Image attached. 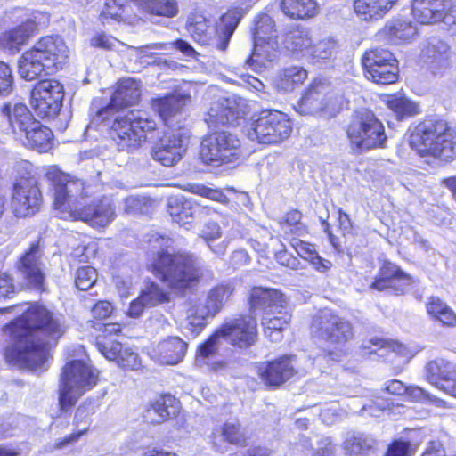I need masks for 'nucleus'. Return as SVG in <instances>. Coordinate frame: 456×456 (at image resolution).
Listing matches in <instances>:
<instances>
[{"instance_id": "nucleus-3", "label": "nucleus", "mask_w": 456, "mask_h": 456, "mask_svg": "<svg viewBox=\"0 0 456 456\" xmlns=\"http://www.w3.org/2000/svg\"><path fill=\"white\" fill-rule=\"evenodd\" d=\"M69 58V49L59 36H46L35 43L21 55L19 73L22 78L32 81L44 71L62 69Z\"/></svg>"}, {"instance_id": "nucleus-22", "label": "nucleus", "mask_w": 456, "mask_h": 456, "mask_svg": "<svg viewBox=\"0 0 456 456\" xmlns=\"http://www.w3.org/2000/svg\"><path fill=\"white\" fill-rule=\"evenodd\" d=\"M257 373L266 386L278 387L292 378L296 370L290 358L284 356L261 363Z\"/></svg>"}, {"instance_id": "nucleus-52", "label": "nucleus", "mask_w": 456, "mask_h": 456, "mask_svg": "<svg viewBox=\"0 0 456 456\" xmlns=\"http://www.w3.org/2000/svg\"><path fill=\"white\" fill-rule=\"evenodd\" d=\"M220 435L229 444L244 446L248 436L244 428L237 422H226L220 428Z\"/></svg>"}, {"instance_id": "nucleus-23", "label": "nucleus", "mask_w": 456, "mask_h": 456, "mask_svg": "<svg viewBox=\"0 0 456 456\" xmlns=\"http://www.w3.org/2000/svg\"><path fill=\"white\" fill-rule=\"evenodd\" d=\"M188 345L179 337H168L153 346L151 356L164 365H175L183 361Z\"/></svg>"}, {"instance_id": "nucleus-45", "label": "nucleus", "mask_w": 456, "mask_h": 456, "mask_svg": "<svg viewBox=\"0 0 456 456\" xmlns=\"http://www.w3.org/2000/svg\"><path fill=\"white\" fill-rule=\"evenodd\" d=\"M274 20L268 14H259L255 21L254 41L264 42L276 40Z\"/></svg>"}, {"instance_id": "nucleus-55", "label": "nucleus", "mask_w": 456, "mask_h": 456, "mask_svg": "<svg viewBox=\"0 0 456 456\" xmlns=\"http://www.w3.org/2000/svg\"><path fill=\"white\" fill-rule=\"evenodd\" d=\"M97 278L98 273L94 267H80L77 270L75 274L76 287L80 290H87L95 284Z\"/></svg>"}, {"instance_id": "nucleus-46", "label": "nucleus", "mask_w": 456, "mask_h": 456, "mask_svg": "<svg viewBox=\"0 0 456 456\" xmlns=\"http://www.w3.org/2000/svg\"><path fill=\"white\" fill-rule=\"evenodd\" d=\"M337 46V42L333 39H323L317 44L313 42L305 59L314 63L330 60L333 56Z\"/></svg>"}, {"instance_id": "nucleus-10", "label": "nucleus", "mask_w": 456, "mask_h": 456, "mask_svg": "<svg viewBox=\"0 0 456 456\" xmlns=\"http://www.w3.org/2000/svg\"><path fill=\"white\" fill-rule=\"evenodd\" d=\"M345 104V98L334 91L330 82L316 79L305 91L295 110L301 115H315L322 112L334 116L344 108Z\"/></svg>"}, {"instance_id": "nucleus-29", "label": "nucleus", "mask_w": 456, "mask_h": 456, "mask_svg": "<svg viewBox=\"0 0 456 456\" xmlns=\"http://www.w3.org/2000/svg\"><path fill=\"white\" fill-rule=\"evenodd\" d=\"M141 97L140 82L134 78H123L117 84L111 96L110 105L113 108H124L136 104Z\"/></svg>"}, {"instance_id": "nucleus-37", "label": "nucleus", "mask_w": 456, "mask_h": 456, "mask_svg": "<svg viewBox=\"0 0 456 456\" xmlns=\"http://www.w3.org/2000/svg\"><path fill=\"white\" fill-rule=\"evenodd\" d=\"M167 206L172 220L189 230L194 218L191 202L184 200L183 197L174 196L168 200Z\"/></svg>"}, {"instance_id": "nucleus-60", "label": "nucleus", "mask_w": 456, "mask_h": 456, "mask_svg": "<svg viewBox=\"0 0 456 456\" xmlns=\"http://www.w3.org/2000/svg\"><path fill=\"white\" fill-rule=\"evenodd\" d=\"M411 444L407 441L395 440L387 448L385 456H410Z\"/></svg>"}, {"instance_id": "nucleus-11", "label": "nucleus", "mask_w": 456, "mask_h": 456, "mask_svg": "<svg viewBox=\"0 0 456 456\" xmlns=\"http://www.w3.org/2000/svg\"><path fill=\"white\" fill-rule=\"evenodd\" d=\"M292 127L288 116L278 110H263L249 123L247 134L252 141L264 144H276L289 138Z\"/></svg>"}, {"instance_id": "nucleus-1", "label": "nucleus", "mask_w": 456, "mask_h": 456, "mask_svg": "<svg viewBox=\"0 0 456 456\" xmlns=\"http://www.w3.org/2000/svg\"><path fill=\"white\" fill-rule=\"evenodd\" d=\"M0 311L20 315L6 327L13 339L5 352L7 361L30 370L43 366L50 340L58 339L64 332L60 320L38 303H24Z\"/></svg>"}, {"instance_id": "nucleus-31", "label": "nucleus", "mask_w": 456, "mask_h": 456, "mask_svg": "<svg viewBox=\"0 0 456 456\" xmlns=\"http://www.w3.org/2000/svg\"><path fill=\"white\" fill-rule=\"evenodd\" d=\"M178 402L170 395H165L151 401L146 409V418L151 422L162 423L176 415Z\"/></svg>"}, {"instance_id": "nucleus-48", "label": "nucleus", "mask_w": 456, "mask_h": 456, "mask_svg": "<svg viewBox=\"0 0 456 456\" xmlns=\"http://www.w3.org/2000/svg\"><path fill=\"white\" fill-rule=\"evenodd\" d=\"M364 69L366 71V77L376 84L389 85L395 83L397 79L396 63Z\"/></svg>"}, {"instance_id": "nucleus-47", "label": "nucleus", "mask_w": 456, "mask_h": 456, "mask_svg": "<svg viewBox=\"0 0 456 456\" xmlns=\"http://www.w3.org/2000/svg\"><path fill=\"white\" fill-rule=\"evenodd\" d=\"M211 28L207 19L201 14L191 15L186 22L187 32L200 45L204 43Z\"/></svg>"}, {"instance_id": "nucleus-61", "label": "nucleus", "mask_w": 456, "mask_h": 456, "mask_svg": "<svg viewBox=\"0 0 456 456\" xmlns=\"http://www.w3.org/2000/svg\"><path fill=\"white\" fill-rule=\"evenodd\" d=\"M91 44L95 47L112 50L120 43L115 37L101 33L92 38Z\"/></svg>"}, {"instance_id": "nucleus-19", "label": "nucleus", "mask_w": 456, "mask_h": 456, "mask_svg": "<svg viewBox=\"0 0 456 456\" xmlns=\"http://www.w3.org/2000/svg\"><path fill=\"white\" fill-rule=\"evenodd\" d=\"M425 379L437 389L456 397V364L444 358L430 361L425 367Z\"/></svg>"}, {"instance_id": "nucleus-20", "label": "nucleus", "mask_w": 456, "mask_h": 456, "mask_svg": "<svg viewBox=\"0 0 456 456\" xmlns=\"http://www.w3.org/2000/svg\"><path fill=\"white\" fill-rule=\"evenodd\" d=\"M239 23V12L227 11L220 17L216 27H212L202 45L224 52Z\"/></svg>"}, {"instance_id": "nucleus-33", "label": "nucleus", "mask_w": 456, "mask_h": 456, "mask_svg": "<svg viewBox=\"0 0 456 456\" xmlns=\"http://www.w3.org/2000/svg\"><path fill=\"white\" fill-rule=\"evenodd\" d=\"M290 318L291 316L287 308L281 309V311L278 310L277 312H266L262 318L265 335L271 341H280L282 338V331L289 324Z\"/></svg>"}, {"instance_id": "nucleus-54", "label": "nucleus", "mask_w": 456, "mask_h": 456, "mask_svg": "<svg viewBox=\"0 0 456 456\" xmlns=\"http://www.w3.org/2000/svg\"><path fill=\"white\" fill-rule=\"evenodd\" d=\"M221 235H222L221 227L216 222L206 223L200 232V237L209 245L212 251L218 256H222L224 254L225 246L219 245L215 248H212L210 243L212 241H214L215 240L219 239L221 237Z\"/></svg>"}, {"instance_id": "nucleus-58", "label": "nucleus", "mask_w": 456, "mask_h": 456, "mask_svg": "<svg viewBox=\"0 0 456 456\" xmlns=\"http://www.w3.org/2000/svg\"><path fill=\"white\" fill-rule=\"evenodd\" d=\"M13 77L10 67L0 61V94H7L12 91Z\"/></svg>"}, {"instance_id": "nucleus-26", "label": "nucleus", "mask_w": 456, "mask_h": 456, "mask_svg": "<svg viewBox=\"0 0 456 456\" xmlns=\"http://www.w3.org/2000/svg\"><path fill=\"white\" fill-rule=\"evenodd\" d=\"M250 307L253 311L262 310L263 315L266 312H277L287 308L284 296L277 289L262 287L254 288L250 293Z\"/></svg>"}, {"instance_id": "nucleus-5", "label": "nucleus", "mask_w": 456, "mask_h": 456, "mask_svg": "<svg viewBox=\"0 0 456 456\" xmlns=\"http://www.w3.org/2000/svg\"><path fill=\"white\" fill-rule=\"evenodd\" d=\"M2 115L8 121L13 134H24L23 144L38 152L52 148V131L37 121L23 103H7L2 107Z\"/></svg>"}, {"instance_id": "nucleus-59", "label": "nucleus", "mask_w": 456, "mask_h": 456, "mask_svg": "<svg viewBox=\"0 0 456 456\" xmlns=\"http://www.w3.org/2000/svg\"><path fill=\"white\" fill-rule=\"evenodd\" d=\"M121 333V327L118 323H107L104 324L102 334L97 337L96 346L99 349V342L108 341L110 343L109 347H111L113 343H118L111 339L112 336H118Z\"/></svg>"}, {"instance_id": "nucleus-12", "label": "nucleus", "mask_w": 456, "mask_h": 456, "mask_svg": "<svg viewBox=\"0 0 456 456\" xmlns=\"http://www.w3.org/2000/svg\"><path fill=\"white\" fill-rule=\"evenodd\" d=\"M200 154L207 164L232 163L241 157L240 141L229 132H215L203 139Z\"/></svg>"}, {"instance_id": "nucleus-4", "label": "nucleus", "mask_w": 456, "mask_h": 456, "mask_svg": "<svg viewBox=\"0 0 456 456\" xmlns=\"http://www.w3.org/2000/svg\"><path fill=\"white\" fill-rule=\"evenodd\" d=\"M409 144L421 157L449 162L456 157V134L442 119H427L409 135Z\"/></svg>"}, {"instance_id": "nucleus-17", "label": "nucleus", "mask_w": 456, "mask_h": 456, "mask_svg": "<svg viewBox=\"0 0 456 456\" xmlns=\"http://www.w3.org/2000/svg\"><path fill=\"white\" fill-rule=\"evenodd\" d=\"M244 100L235 96L220 98L213 102L206 114L205 121L209 126L232 124L246 115Z\"/></svg>"}, {"instance_id": "nucleus-44", "label": "nucleus", "mask_w": 456, "mask_h": 456, "mask_svg": "<svg viewBox=\"0 0 456 456\" xmlns=\"http://www.w3.org/2000/svg\"><path fill=\"white\" fill-rule=\"evenodd\" d=\"M221 338H224V337L219 333V330H216L204 343L198 346L195 357L198 365L209 364V361L219 350Z\"/></svg>"}, {"instance_id": "nucleus-38", "label": "nucleus", "mask_w": 456, "mask_h": 456, "mask_svg": "<svg viewBox=\"0 0 456 456\" xmlns=\"http://www.w3.org/2000/svg\"><path fill=\"white\" fill-rule=\"evenodd\" d=\"M428 315L441 325L446 327L456 326L455 312L442 299L437 297H430L426 304Z\"/></svg>"}, {"instance_id": "nucleus-64", "label": "nucleus", "mask_w": 456, "mask_h": 456, "mask_svg": "<svg viewBox=\"0 0 456 456\" xmlns=\"http://www.w3.org/2000/svg\"><path fill=\"white\" fill-rule=\"evenodd\" d=\"M113 311L112 305L108 301H99L92 308V314L97 319H105L110 315Z\"/></svg>"}, {"instance_id": "nucleus-56", "label": "nucleus", "mask_w": 456, "mask_h": 456, "mask_svg": "<svg viewBox=\"0 0 456 456\" xmlns=\"http://www.w3.org/2000/svg\"><path fill=\"white\" fill-rule=\"evenodd\" d=\"M186 189L191 193L205 197L208 200H215L223 204L229 202L228 198L218 189L206 187L203 184H188Z\"/></svg>"}, {"instance_id": "nucleus-8", "label": "nucleus", "mask_w": 456, "mask_h": 456, "mask_svg": "<svg viewBox=\"0 0 456 456\" xmlns=\"http://www.w3.org/2000/svg\"><path fill=\"white\" fill-rule=\"evenodd\" d=\"M99 372L81 360L65 364L60 379L59 403L61 410L73 407L85 393L93 389L98 381Z\"/></svg>"}, {"instance_id": "nucleus-34", "label": "nucleus", "mask_w": 456, "mask_h": 456, "mask_svg": "<svg viewBox=\"0 0 456 456\" xmlns=\"http://www.w3.org/2000/svg\"><path fill=\"white\" fill-rule=\"evenodd\" d=\"M397 0H355L354 4L356 14L363 20L382 18Z\"/></svg>"}, {"instance_id": "nucleus-2", "label": "nucleus", "mask_w": 456, "mask_h": 456, "mask_svg": "<svg viewBox=\"0 0 456 456\" xmlns=\"http://www.w3.org/2000/svg\"><path fill=\"white\" fill-rule=\"evenodd\" d=\"M45 176L53 182V205L56 209L61 210L62 218L83 221L94 228H105L115 219V206L110 197L104 196L84 208L77 209L76 203L86 196L84 183L54 167H48Z\"/></svg>"}, {"instance_id": "nucleus-9", "label": "nucleus", "mask_w": 456, "mask_h": 456, "mask_svg": "<svg viewBox=\"0 0 456 456\" xmlns=\"http://www.w3.org/2000/svg\"><path fill=\"white\" fill-rule=\"evenodd\" d=\"M351 147L359 151L383 148L387 134L382 122L369 110L355 111L346 128Z\"/></svg>"}, {"instance_id": "nucleus-24", "label": "nucleus", "mask_w": 456, "mask_h": 456, "mask_svg": "<svg viewBox=\"0 0 456 456\" xmlns=\"http://www.w3.org/2000/svg\"><path fill=\"white\" fill-rule=\"evenodd\" d=\"M319 324L320 335L331 342L342 343L353 338L351 323L338 315L325 313L321 316Z\"/></svg>"}, {"instance_id": "nucleus-53", "label": "nucleus", "mask_w": 456, "mask_h": 456, "mask_svg": "<svg viewBox=\"0 0 456 456\" xmlns=\"http://www.w3.org/2000/svg\"><path fill=\"white\" fill-rule=\"evenodd\" d=\"M140 296L145 301L148 307H153L159 304L169 301L168 294L164 291L158 284L151 283L142 291Z\"/></svg>"}, {"instance_id": "nucleus-50", "label": "nucleus", "mask_w": 456, "mask_h": 456, "mask_svg": "<svg viewBox=\"0 0 456 456\" xmlns=\"http://www.w3.org/2000/svg\"><path fill=\"white\" fill-rule=\"evenodd\" d=\"M401 270L391 263H384L379 271V277L371 284V288L383 290L396 286V278Z\"/></svg>"}, {"instance_id": "nucleus-27", "label": "nucleus", "mask_w": 456, "mask_h": 456, "mask_svg": "<svg viewBox=\"0 0 456 456\" xmlns=\"http://www.w3.org/2000/svg\"><path fill=\"white\" fill-rule=\"evenodd\" d=\"M108 341L99 342V351L108 360L114 361L126 370H136L141 366L138 354L130 348H123L120 343H113L109 347Z\"/></svg>"}, {"instance_id": "nucleus-41", "label": "nucleus", "mask_w": 456, "mask_h": 456, "mask_svg": "<svg viewBox=\"0 0 456 456\" xmlns=\"http://www.w3.org/2000/svg\"><path fill=\"white\" fill-rule=\"evenodd\" d=\"M382 34L394 43L407 42L417 34V29L406 20H391L382 29Z\"/></svg>"}, {"instance_id": "nucleus-6", "label": "nucleus", "mask_w": 456, "mask_h": 456, "mask_svg": "<svg viewBox=\"0 0 456 456\" xmlns=\"http://www.w3.org/2000/svg\"><path fill=\"white\" fill-rule=\"evenodd\" d=\"M157 123L145 112L129 111L115 118L110 129L119 151H132L153 138Z\"/></svg>"}, {"instance_id": "nucleus-25", "label": "nucleus", "mask_w": 456, "mask_h": 456, "mask_svg": "<svg viewBox=\"0 0 456 456\" xmlns=\"http://www.w3.org/2000/svg\"><path fill=\"white\" fill-rule=\"evenodd\" d=\"M41 256L42 253L38 245L32 244L29 250L20 259L19 267L28 285L38 289H43L45 280L41 270Z\"/></svg>"}, {"instance_id": "nucleus-63", "label": "nucleus", "mask_w": 456, "mask_h": 456, "mask_svg": "<svg viewBox=\"0 0 456 456\" xmlns=\"http://www.w3.org/2000/svg\"><path fill=\"white\" fill-rule=\"evenodd\" d=\"M167 49H168V44L167 43H153L141 47L134 48L137 56L141 59L152 56V51Z\"/></svg>"}, {"instance_id": "nucleus-40", "label": "nucleus", "mask_w": 456, "mask_h": 456, "mask_svg": "<svg viewBox=\"0 0 456 456\" xmlns=\"http://www.w3.org/2000/svg\"><path fill=\"white\" fill-rule=\"evenodd\" d=\"M278 42L277 40L256 42L252 56L247 60V64L253 67L267 66L277 56Z\"/></svg>"}, {"instance_id": "nucleus-13", "label": "nucleus", "mask_w": 456, "mask_h": 456, "mask_svg": "<svg viewBox=\"0 0 456 456\" xmlns=\"http://www.w3.org/2000/svg\"><path fill=\"white\" fill-rule=\"evenodd\" d=\"M234 291L231 284H220L209 290L207 297L191 305L187 311L191 330L202 328L207 319L216 316Z\"/></svg>"}, {"instance_id": "nucleus-32", "label": "nucleus", "mask_w": 456, "mask_h": 456, "mask_svg": "<svg viewBox=\"0 0 456 456\" xmlns=\"http://www.w3.org/2000/svg\"><path fill=\"white\" fill-rule=\"evenodd\" d=\"M36 28V22L31 19L27 20L19 26L5 31L0 37V45L10 51L17 52L22 45L28 42Z\"/></svg>"}, {"instance_id": "nucleus-43", "label": "nucleus", "mask_w": 456, "mask_h": 456, "mask_svg": "<svg viewBox=\"0 0 456 456\" xmlns=\"http://www.w3.org/2000/svg\"><path fill=\"white\" fill-rule=\"evenodd\" d=\"M387 104L399 120L413 117L419 112L416 102L401 94L389 95Z\"/></svg>"}, {"instance_id": "nucleus-62", "label": "nucleus", "mask_w": 456, "mask_h": 456, "mask_svg": "<svg viewBox=\"0 0 456 456\" xmlns=\"http://www.w3.org/2000/svg\"><path fill=\"white\" fill-rule=\"evenodd\" d=\"M275 259L281 265L293 270H297L300 267L298 259L289 254L286 250L277 252L275 254Z\"/></svg>"}, {"instance_id": "nucleus-16", "label": "nucleus", "mask_w": 456, "mask_h": 456, "mask_svg": "<svg viewBox=\"0 0 456 456\" xmlns=\"http://www.w3.org/2000/svg\"><path fill=\"white\" fill-rule=\"evenodd\" d=\"M43 197L37 181L32 177L21 178L13 186L12 208L18 217H28L37 213Z\"/></svg>"}, {"instance_id": "nucleus-14", "label": "nucleus", "mask_w": 456, "mask_h": 456, "mask_svg": "<svg viewBox=\"0 0 456 456\" xmlns=\"http://www.w3.org/2000/svg\"><path fill=\"white\" fill-rule=\"evenodd\" d=\"M64 97L63 86L55 79L39 81L30 94V105L42 118H54L60 112Z\"/></svg>"}, {"instance_id": "nucleus-35", "label": "nucleus", "mask_w": 456, "mask_h": 456, "mask_svg": "<svg viewBox=\"0 0 456 456\" xmlns=\"http://www.w3.org/2000/svg\"><path fill=\"white\" fill-rule=\"evenodd\" d=\"M280 8L286 16L294 20L313 18L319 12L316 0H280Z\"/></svg>"}, {"instance_id": "nucleus-36", "label": "nucleus", "mask_w": 456, "mask_h": 456, "mask_svg": "<svg viewBox=\"0 0 456 456\" xmlns=\"http://www.w3.org/2000/svg\"><path fill=\"white\" fill-rule=\"evenodd\" d=\"M422 57L427 62L447 67L451 57L450 47L440 38L431 37L423 45Z\"/></svg>"}, {"instance_id": "nucleus-39", "label": "nucleus", "mask_w": 456, "mask_h": 456, "mask_svg": "<svg viewBox=\"0 0 456 456\" xmlns=\"http://www.w3.org/2000/svg\"><path fill=\"white\" fill-rule=\"evenodd\" d=\"M306 77L307 72L305 69L293 66L281 70L276 77L274 83L279 91L289 93L302 85Z\"/></svg>"}, {"instance_id": "nucleus-30", "label": "nucleus", "mask_w": 456, "mask_h": 456, "mask_svg": "<svg viewBox=\"0 0 456 456\" xmlns=\"http://www.w3.org/2000/svg\"><path fill=\"white\" fill-rule=\"evenodd\" d=\"M312 43L311 31L303 27H296L288 31L283 40L285 49L298 59L306 58Z\"/></svg>"}, {"instance_id": "nucleus-7", "label": "nucleus", "mask_w": 456, "mask_h": 456, "mask_svg": "<svg viewBox=\"0 0 456 456\" xmlns=\"http://www.w3.org/2000/svg\"><path fill=\"white\" fill-rule=\"evenodd\" d=\"M152 268L168 287L176 290L186 289L202 274L200 262L189 254L158 253Z\"/></svg>"}, {"instance_id": "nucleus-57", "label": "nucleus", "mask_w": 456, "mask_h": 456, "mask_svg": "<svg viewBox=\"0 0 456 456\" xmlns=\"http://www.w3.org/2000/svg\"><path fill=\"white\" fill-rule=\"evenodd\" d=\"M412 401H425L428 400L436 405H440L443 401L435 395H429L423 388L418 386H410L406 387L405 395Z\"/></svg>"}, {"instance_id": "nucleus-42", "label": "nucleus", "mask_w": 456, "mask_h": 456, "mask_svg": "<svg viewBox=\"0 0 456 456\" xmlns=\"http://www.w3.org/2000/svg\"><path fill=\"white\" fill-rule=\"evenodd\" d=\"M290 245L301 258L310 262L317 271L323 273L331 267V263L322 258L313 245L297 239H293Z\"/></svg>"}, {"instance_id": "nucleus-18", "label": "nucleus", "mask_w": 456, "mask_h": 456, "mask_svg": "<svg viewBox=\"0 0 456 456\" xmlns=\"http://www.w3.org/2000/svg\"><path fill=\"white\" fill-rule=\"evenodd\" d=\"M231 344L240 347L250 346L256 338V322L251 316H240L226 321L219 329Z\"/></svg>"}, {"instance_id": "nucleus-28", "label": "nucleus", "mask_w": 456, "mask_h": 456, "mask_svg": "<svg viewBox=\"0 0 456 456\" xmlns=\"http://www.w3.org/2000/svg\"><path fill=\"white\" fill-rule=\"evenodd\" d=\"M191 89H183L165 97L157 98L152 101L153 110L167 120L181 111V110L191 99Z\"/></svg>"}, {"instance_id": "nucleus-15", "label": "nucleus", "mask_w": 456, "mask_h": 456, "mask_svg": "<svg viewBox=\"0 0 456 456\" xmlns=\"http://www.w3.org/2000/svg\"><path fill=\"white\" fill-rule=\"evenodd\" d=\"M191 138V133L178 129L165 133L152 147V159L165 167L176 165L185 154Z\"/></svg>"}, {"instance_id": "nucleus-21", "label": "nucleus", "mask_w": 456, "mask_h": 456, "mask_svg": "<svg viewBox=\"0 0 456 456\" xmlns=\"http://www.w3.org/2000/svg\"><path fill=\"white\" fill-rule=\"evenodd\" d=\"M452 6V0H414L412 15L421 24H435L444 20Z\"/></svg>"}, {"instance_id": "nucleus-51", "label": "nucleus", "mask_w": 456, "mask_h": 456, "mask_svg": "<svg viewBox=\"0 0 456 456\" xmlns=\"http://www.w3.org/2000/svg\"><path fill=\"white\" fill-rule=\"evenodd\" d=\"M376 441L373 437L363 434H356L348 436L345 443V450L350 454H361L373 448Z\"/></svg>"}, {"instance_id": "nucleus-49", "label": "nucleus", "mask_w": 456, "mask_h": 456, "mask_svg": "<svg viewBox=\"0 0 456 456\" xmlns=\"http://www.w3.org/2000/svg\"><path fill=\"white\" fill-rule=\"evenodd\" d=\"M396 63L393 53L383 48H376L367 51L362 57L364 69L378 68L381 65Z\"/></svg>"}]
</instances>
